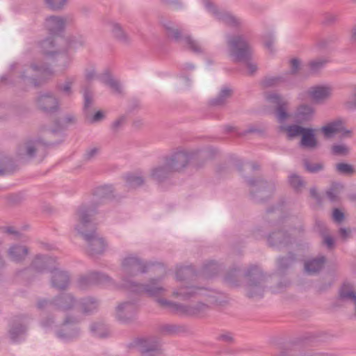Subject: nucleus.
I'll use <instances>...</instances> for the list:
<instances>
[{
    "mask_svg": "<svg viewBox=\"0 0 356 356\" xmlns=\"http://www.w3.org/2000/svg\"><path fill=\"white\" fill-rule=\"evenodd\" d=\"M269 244L272 246L282 247L289 242V236L283 231L273 232L268 238Z\"/></svg>",
    "mask_w": 356,
    "mask_h": 356,
    "instance_id": "7c9ffc66",
    "label": "nucleus"
},
{
    "mask_svg": "<svg viewBox=\"0 0 356 356\" xmlns=\"http://www.w3.org/2000/svg\"><path fill=\"white\" fill-rule=\"evenodd\" d=\"M317 226L319 228V232H321L322 236L323 238V243L328 248H332L334 245V239L332 236L326 234V228L324 226L323 223L318 222Z\"/></svg>",
    "mask_w": 356,
    "mask_h": 356,
    "instance_id": "37998d69",
    "label": "nucleus"
},
{
    "mask_svg": "<svg viewBox=\"0 0 356 356\" xmlns=\"http://www.w3.org/2000/svg\"><path fill=\"white\" fill-rule=\"evenodd\" d=\"M98 153H99L98 148H97V147L91 148L86 152V153L85 154V158L87 160H91L93 158H95L98 154Z\"/></svg>",
    "mask_w": 356,
    "mask_h": 356,
    "instance_id": "338daca9",
    "label": "nucleus"
},
{
    "mask_svg": "<svg viewBox=\"0 0 356 356\" xmlns=\"http://www.w3.org/2000/svg\"><path fill=\"white\" fill-rule=\"evenodd\" d=\"M163 3L174 7L175 8H179L183 6V3L181 0H160Z\"/></svg>",
    "mask_w": 356,
    "mask_h": 356,
    "instance_id": "e2e57ef3",
    "label": "nucleus"
},
{
    "mask_svg": "<svg viewBox=\"0 0 356 356\" xmlns=\"http://www.w3.org/2000/svg\"><path fill=\"white\" fill-rule=\"evenodd\" d=\"M76 303V301L72 294L63 293L51 302L45 299L39 300L37 306L40 309L51 306L55 310L66 312L72 309Z\"/></svg>",
    "mask_w": 356,
    "mask_h": 356,
    "instance_id": "ddd939ff",
    "label": "nucleus"
},
{
    "mask_svg": "<svg viewBox=\"0 0 356 356\" xmlns=\"http://www.w3.org/2000/svg\"><path fill=\"white\" fill-rule=\"evenodd\" d=\"M147 268L148 265L136 255L133 254L125 255L120 261V268L118 272L120 282L115 281V286H112V289H124L134 293L144 292L152 297L163 295L166 290L159 284V279H152L145 285L133 281L134 276L138 273H146Z\"/></svg>",
    "mask_w": 356,
    "mask_h": 356,
    "instance_id": "f257e3e1",
    "label": "nucleus"
},
{
    "mask_svg": "<svg viewBox=\"0 0 356 356\" xmlns=\"http://www.w3.org/2000/svg\"><path fill=\"white\" fill-rule=\"evenodd\" d=\"M36 104L38 108L46 113H52L58 108V99L49 92L40 94L36 99Z\"/></svg>",
    "mask_w": 356,
    "mask_h": 356,
    "instance_id": "4be33fe9",
    "label": "nucleus"
},
{
    "mask_svg": "<svg viewBox=\"0 0 356 356\" xmlns=\"http://www.w3.org/2000/svg\"><path fill=\"white\" fill-rule=\"evenodd\" d=\"M227 43L229 54L233 60L236 62H245L248 74H254L257 71V64L251 59L252 49L246 38L241 35H229Z\"/></svg>",
    "mask_w": 356,
    "mask_h": 356,
    "instance_id": "7ed1b4c3",
    "label": "nucleus"
},
{
    "mask_svg": "<svg viewBox=\"0 0 356 356\" xmlns=\"http://www.w3.org/2000/svg\"><path fill=\"white\" fill-rule=\"evenodd\" d=\"M332 152L337 155H346L348 153V148L345 145H335L332 146Z\"/></svg>",
    "mask_w": 356,
    "mask_h": 356,
    "instance_id": "4d7b16f0",
    "label": "nucleus"
},
{
    "mask_svg": "<svg viewBox=\"0 0 356 356\" xmlns=\"http://www.w3.org/2000/svg\"><path fill=\"white\" fill-rule=\"evenodd\" d=\"M217 340L222 341L227 343H232L234 341V338L232 333L224 332L218 336Z\"/></svg>",
    "mask_w": 356,
    "mask_h": 356,
    "instance_id": "13d9d810",
    "label": "nucleus"
},
{
    "mask_svg": "<svg viewBox=\"0 0 356 356\" xmlns=\"http://www.w3.org/2000/svg\"><path fill=\"white\" fill-rule=\"evenodd\" d=\"M59 61L64 68H66L71 63L72 58L67 54H61L59 58Z\"/></svg>",
    "mask_w": 356,
    "mask_h": 356,
    "instance_id": "0e129e2a",
    "label": "nucleus"
},
{
    "mask_svg": "<svg viewBox=\"0 0 356 356\" xmlns=\"http://www.w3.org/2000/svg\"><path fill=\"white\" fill-rule=\"evenodd\" d=\"M326 61L323 59H316L312 60L309 63L310 71L312 73L318 72L325 65Z\"/></svg>",
    "mask_w": 356,
    "mask_h": 356,
    "instance_id": "3c124183",
    "label": "nucleus"
},
{
    "mask_svg": "<svg viewBox=\"0 0 356 356\" xmlns=\"http://www.w3.org/2000/svg\"><path fill=\"white\" fill-rule=\"evenodd\" d=\"M345 106L348 110L356 109V92L349 97L348 101L346 102Z\"/></svg>",
    "mask_w": 356,
    "mask_h": 356,
    "instance_id": "052dcab7",
    "label": "nucleus"
},
{
    "mask_svg": "<svg viewBox=\"0 0 356 356\" xmlns=\"http://www.w3.org/2000/svg\"><path fill=\"white\" fill-rule=\"evenodd\" d=\"M339 300L354 306L356 316V292L353 286L350 283H345L340 288L339 291Z\"/></svg>",
    "mask_w": 356,
    "mask_h": 356,
    "instance_id": "393cba45",
    "label": "nucleus"
},
{
    "mask_svg": "<svg viewBox=\"0 0 356 356\" xmlns=\"http://www.w3.org/2000/svg\"><path fill=\"white\" fill-rule=\"evenodd\" d=\"M172 294L173 296L182 300H188L195 296H206L209 304H217L218 302L217 292L208 291L202 288L195 289L193 286H182L179 289L175 290Z\"/></svg>",
    "mask_w": 356,
    "mask_h": 356,
    "instance_id": "9b49d317",
    "label": "nucleus"
},
{
    "mask_svg": "<svg viewBox=\"0 0 356 356\" xmlns=\"http://www.w3.org/2000/svg\"><path fill=\"white\" fill-rule=\"evenodd\" d=\"M315 115L314 107L308 104H300L294 113V118L299 122H308L312 120Z\"/></svg>",
    "mask_w": 356,
    "mask_h": 356,
    "instance_id": "5701e85b",
    "label": "nucleus"
},
{
    "mask_svg": "<svg viewBox=\"0 0 356 356\" xmlns=\"http://www.w3.org/2000/svg\"><path fill=\"white\" fill-rule=\"evenodd\" d=\"M44 147L40 140H26L18 146L17 154L21 159H30L40 150L43 149Z\"/></svg>",
    "mask_w": 356,
    "mask_h": 356,
    "instance_id": "a211bd4d",
    "label": "nucleus"
},
{
    "mask_svg": "<svg viewBox=\"0 0 356 356\" xmlns=\"http://www.w3.org/2000/svg\"><path fill=\"white\" fill-rule=\"evenodd\" d=\"M318 145L315 137L314 129L312 128H305L301 136L300 145L305 148L314 149Z\"/></svg>",
    "mask_w": 356,
    "mask_h": 356,
    "instance_id": "cd10ccee",
    "label": "nucleus"
},
{
    "mask_svg": "<svg viewBox=\"0 0 356 356\" xmlns=\"http://www.w3.org/2000/svg\"><path fill=\"white\" fill-rule=\"evenodd\" d=\"M99 307V301L92 297L83 298L80 302V309L84 314H91Z\"/></svg>",
    "mask_w": 356,
    "mask_h": 356,
    "instance_id": "473e14b6",
    "label": "nucleus"
},
{
    "mask_svg": "<svg viewBox=\"0 0 356 356\" xmlns=\"http://www.w3.org/2000/svg\"><path fill=\"white\" fill-rule=\"evenodd\" d=\"M231 89L224 87L220 90L219 95L211 101V104L213 106H222L226 103L228 98L231 97Z\"/></svg>",
    "mask_w": 356,
    "mask_h": 356,
    "instance_id": "4c0bfd02",
    "label": "nucleus"
},
{
    "mask_svg": "<svg viewBox=\"0 0 356 356\" xmlns=\"http://www.w3.org/2000/svg\"><path fill=\"white\" fill-rule=\"evenodd\" d=\"M126 180L129 186L132 188L140 186L144 182L142 177L134 175L127 176Z\"/></svg>",
    "mask_w": 356,
    "mask_h": 356,
    "instance_id": "49530a36",
    "label": "nucleus"
},
{
    "mask_svg": "<svg viewBox=\"0 0 356 356\" xmlns=\"http://www.w3.org/2000/svg\"><path fill=\"white\" fill-rule=\"evenodd\" d=\"M200 155L198 151H178L168 158L165 161L172 172L181 171L184 169L190 163L195 166L199 167L198 159Z\"/></svg>",
    "mask_w": 356,
    "mask_h": 356,
    "instance_id": "423d86ee",
    "label": "nucleus"
},
{
    "mask_svg": "<svg viewBox=\"0 0 356 356\" xmlns=\"http://www.w3.org/2000/svg\"><path fill=\"white\" fill-rule=\"evenodd\" d=\"M96 76V72L93 67L87 68L85 71V77L87 81H91Z\"/></svg>",
    "mask_w": 356,
    "mask_h": 356,
    "instance_id": "774afa93",
    "label": "nucleus"
},
{
    "mask_svg": "<svg viewBox=\"0 0 356 356\" xmlns=\"http://www.w3.org/2000/svg\"><path fill=\"white\" fill-rule=\"evenodd\" d=\"M125 118L124 116L119 117L114 120L111 124V128L114 131L119 129L124 123Z\"/></svg>",
    "mask_w": 356,
    "mask_h": 356,
    "instance_id": "680f3d73",
    "label": "nucleus"
},
{
    "mask_svg": "<svg viewBox=\"0 0 356 356\" xmlns=\"http://www.w3.org/2000/svg\"><path fill=\"white\" fill-rule=\"evenodd\" d=\"M289 64H290V72L287 73V74L289 75V79L290 83H291V75L295 74L298 72L300 67V61L297 58H292L290 60Z\"/></svg>",
    "mask_w": 356,
    "mask_h": 356,
    "instance_id": "5fc2aeb1",
    "label": "nucleus"
},
{
    "mask_svg": "<svg viewBox=\"0 0 356 356\" xmlns=\"http://www.w3.org/2000/svg\"><path fill=\"white\" fill-rule=\"evenodd\" d=\"M248 281L246 285L247 295L250 298L261 297L264 292L265 277L257 266L250 267L245 273Z\"/></svg>",
    "mask_w": 356,
    "mask_h": 356,
    "instance_id": "6e6552de",
    "label": "nucleus"
},
{
    "mask_svg": "<svg viewBox=\"0 0 356 356\" xmlns=\"http://www.w3.org/2000/svg\"><path fill=\"white\" fill-rule=\"evenodd\" d=\"M163 26L168 31V36L175 39L181 45L188 48L195 53H200L203 51L204 47L198 41L193 39L190 35L182 36L181 32L174 27L172 22H167L166 23H163Z\"/></svg>",
    "mask_w": 356,
    "mask_h": 356,
    "instance_id": "f8f14e48",
    "label": "nucleus"
},
{
    "mask_svg": "<svg viewBox=\"0 0 356 356\" xmlns=\"http://www.w3.org/2000/svg\"><path fill=\"white\" fill-rule=\"evenodd\" d=\"M172 172L165 161L152 168L150 171V177L157 183H161L168 179Z\"/></svg>",
    "mask_w": 356,
    "mask_h": 356,
    "instance_id": "b1692460",
    "label": "nucleus"
},
{
    "mask_svg": "<svg viewBox=\"0 0 356 356\" xmlns=\"http://www.w3.org/2000/svg\"><path fill=\"white\" fill-rule=\"evenodd\" d=\"M293 258L292 257L280 258L278 260V266L281 269L286 268L292 264Z\"/></svg>",
    "mask_w": 356,
    "mask_h": 356,
    "instance_id": "bf43d9fd",
    "label": "nucleus"
},
{
    "mask_svg": "<svg viewBox=\"0 0 356 356\" xmlns=\"http://www.w3.org/2000/svg\"><path fill=\"white\" fill-rule=\"evenodd\" d=\"M70 21L69 17L52 15L46 19L45 27L51 34L57 35L64 30Z\"/></svg>",
    "mask_w": 356,
    "mask_h": 356,
    "instance_id": "412c9836",
    "label": "nucleus"
},
{
    "mask_svg": "<svg viewBox=\"0 0 356 356\" xmlns=\"http://www.w3.org/2000/svg\"><path fill=\"white\" fill-rule=\"evenodd\" d=\"M68 0H45L48 7L54 10H61L67 3Z\"/></svg>",
    "mask_w": 356,
    "mask_h": 356,
    "instance_id": "09e8293b",
    "label": "nucleus"
},
{
    "mask_svg": "<svg viewBox=\"0 0 356 356\" xmlns=\"http://www.w3.org/2000/svg\"><path fill=\"white\" fill-rule=\"evenodd\" d=\"M53 74L52 69L48 65L34 60L22 70L20 79L26 84L38 86Z\"/></svg>",
    "mask_w": 356,
    "mask_h": 356,
    "instance_id": "39448f33",
    "label": "nucleus"
},
{
    "mask_svg": "<svg viewBox=\"0 0 356 356\" xmlns=\"http://www.w3.org/2000/svg\"><path fill=\"white\" fill-rule=\"evenodd\" d=\"M304 165L305 169L309 171V172H317L318 171H321L323 168V165L321 163H310L309 161L305 160L304 161Z\"/></svg>",
    "mask_w": 356,
    "mask_h": 356,
    "instance_id": "603ef678",
    "label": "nucleus"
},
{
    "mask_svg": "<svg viewBox=\"0 0 356 356\" xmlns=\"http://www.w3.org/2000/svg\"><path fill=\"white\" fill-rule=\"evenodd\" d=\"M332 90L330 86L318 85L309 88L307 95L315 104H322L331 98Z\"/></svg>",
    "mask_w": 356,
    "mask_h": 356,
    "instance_id": "6ab92c4d",
    "label": "nucleus"
},
{
    "mask_svg": "<svg viewBox=\"0 0 356 356\" xmlns=\"http://www.w3.org/2000/svg\"><path fill=\"white\" fill-rule=\"evenodd\" d=\"M98 79L115 93L120 94L122 92V86L121 83L116 79H113L108 72H105L101 74Z\"/></svg>",
    "mask_w": 356,
    "mask_h": 356,
    "instance_id": "c85d7f7f",
    "label": "nucleus"
},
{
    "mask_svg": "<svg viewBox=\"0 0 356 356\" xmlns=\"http://www.w3.org/2000/svg\"><path fill=\"white\" fill-rule=\"evenodd\" d=\"M28 252L29 250L26 246L15 245L10 247L8 254L13 261L21 262L26 258Z\"/></svg>",
    "mask_w": 356,
    "mask_h": 356,
    "instance_id": "bb28decb",
    "label": "nucleus"
},
{
    "mask_svg": "<svg viewBox=\"0 0 356 356\" xmlns=\"http://www.w3.org/2000/svg\"><path fill=\"white\" fill-rule=\"evenodd\" d=\"M280 129L286 132L289 138H292L298 136H302L305 128L300 125L293 124L289 126L282 125L280 126Z\"/></svg>",
    "mask_w": 356,
    "mask_h": 356,
    "instance_id": "e433bc0d",
    "label": "nucleus"
},
{
    "mask_svg": "<svg viewBox=\"0 0 356 356\" xmlns=\"http://www.w3.org/2000/svg\"><path fill=\"white\" fill-rule=\"evenodd\" d=\"M84 97V110L86 113L87 118L91 122H97L100 121L104 118V114L102 111H97L95 115L89 118V111H88L92 103V95L88 90H85L83 92Z\"/></svg>",
    "mask_w": 356,
    "mask_h": 356,
    "instance_id": "c756f323",
    "label": "nucleus"
},
{
    "mask_svg": "<svg viewBox=\"0 0 356 356\" xmlns=\"http://www.w3.org/2000/svg\"><path fill=\"white\" fill-rule=\"evenodd\" d=\"M39 47L43 54L53 56L56 53L55 42L52 38H48L39 44Z\"/></svg>",
    "mask_w": 356,
    "mask_h": 356,
    "instance_id": "f704fd0d",
    "label": "nucleus"
},
{
    "mask_svg": "<svg viewBox=\"0 0 356 356\" xmlns=\"http://www.w3.org/2000/svg\"><path fill=\"white\" fill-rule=\"evenodd\" d=\"M156 301L162 307L168 309L170 311L181 315H200L207 311L209 309L208 304L201 302L198 303L195 307H193L182 304L176 303L168 300L165 298H157Z\"/></svg>",
    "mask_w": 356,
    "mask_h": 356,
    "instance_id": "1a4fd4ad",
    "label": "nucleus"
},
{
    "mask_svg": "<svg viewBox=\"0 0 356 356\" xmlns=\"http://www.w3.org/2000/svg\"><path fill=\"white\" fill-rule=\"evenodd\" d=\"M325 263V257H319L307 261L305 264V269L309 274L318 272L323 268Z\"/></svg>",
    "mask_w": 356,
    "mask_h": 356,
    "instance_id": "72a5a7b5",
    "label": "nucleus"
},
{
    "mask_svg": "<svg viewBox=\"0 0 356 356\" xmlns=\"http://www.w3.org/2000/svg\"><path fill=\"white\" fill-rule=\"evenodd\" d=\"M193 274V269L190 267H179L176 271V279L177 280H184L190 277Z\"/></svg>",
    "mask_w": 356,
    "mask_h": 356,
    "instance_id": "c03bdc74",
    "label": "nucleus"
},
{
    "mask_svg": "<svg viewBox=\"0 0 356 356\" xmlns=\"http://www.w3.org/2000/svg\"><path fill=\"white\" fill-rule=\"evenodd\" d=\"M137 312L138 306L136 301H124L116 306L115 317L121 323H129L136 319Z\"/></svg>",
    "mask_w": 356,
    "mask_h": 356,
    "instance_id": "2eb2a0df",
    "label": "nucleus"
},
{
    "mask_svg": "<svg viewBox=\"0 0 356 356\" xmlns=\"http://www.w3.org/2000/svg\"><path fill=\"white\" fill-rule=\"evenodd\" d=\"M321 131L324 136L327 138H330L334 134L338 133H349L348 131L346 130L343 126V122L341 120H338L327 124V125L322 127Z\"/></svg>",
    "mask_w": 356,
    "mask_h": 356,
    "instance_id": "a878e982",
    "label": "nucleus"
},
{
    "mask_svg": "<svg viewBox=\"0 0 356 356\" xmlns=\"http://www.w3.org/2000/svg\"><path fill=\"white\" fill-rule=\"evenodd\" d=\"M219 266L217 263L211 261L205 264L204 267V272L207 276H211L218 272Z\"/></svg>",
    "mask_w": 356,
    "mask_h": 356,
    "instance_id": "6e6d98bb",
    "label": "nucleus"
},
{
    "mask_svg": "<svg viewBox=\"0 0 356 356\" xmlns=\"http://www.w3.org/2000/svg\"><path fill=\"white\" fill-rule=\"evenodd\" d=\"M95 213V211L91 207H81L76 211V222L74 225V230L88 243V252L92 256L102 254L106 247L103 238L94 229L92 217Z\"/></svg>",
    "mask_w": 356,
    "mask_h": 356,
    "instance_id": "f03ea898",
    "label": "nucleus"
},
{
    "mask_svg": "<svg viewBox=\"0 0 356 356\" xmlns=\"http://www.w3.org/2000/svg\"><path fill=\"white\" fill-rule=\"evenodd\" d=\"M76 81L74 76L67 78L65 83L57 86L58 90L65 96H70L72 94V86Z\"/></svg>",
    "mask_w": 356,
    "mask_h": 356,
    "instance_id": "58836bf2",
    "label": "nucleus"
},
{
    "mask_svg": "<svg viewBox=\"0 0 356 356\" xmlns=\"http://www.w3.org/2000/svg\"><path fill=\"white\" fill-rule=\"evenodd\" d=\"M86 43V39L83 35L81 34L72 35L68 38V44L70 48L76 49L82 47Z\"/></svg>",
    "mask_w": 356,
    "mask_h": 356,
    "instance_id": "a19ab883",
    "label": "nucleus"
},
{
    "mask_svg": "<svg viewBox=\"0 0 356 356\" xmlns=\"http://www.w3.org/2000/svg\"><path fill=\"white\" fill-rule=\"evenodd\" d=\"M250 187V193L252 196L259 201H264L270 197L275 190V185L272 183H267L261 179L254 180L249 179L247 180Z\"/></svg>",
    "mask_w": 356,
    "mask_h": 356,
    "instance_id": "dca6fc26",
    "label": "nucleus"
},
{
    "mask_svg": "<svg viewBox=\"0 0 356 356\" xmlns=\"http://www.w3.org/2000/svg\"><path fill=\"white\" fill-rule=\"evenodd\" d=\"M53 263L51 258L38 255L32 262L31 269L38 273L49 270L52 286L59 290L65 289L70 284V276L67 271L53 266Z\"/></svg>",
    "mask_w": 356,
    "mask_h": 356,
    "instance_id": "20e7f679",
    "label": "nucleus"
},
{
    "mask_svg": "<svg viewBox=\"0 0 356 356\" xmlns=\"http://www.w3.org/2000/svg\"><path fill=\"white\" fill-rule=\"evenodd\" d=\"M90 330L92 334L98 337H105L108 335V330L106 326L99 323H95L90 325Z\"/></svg>",
    "mask_w": 356,
    "mask_h": 356,
    "instance_id": "79ce46f5",
    "label": "nucleus"
},
{
    "mask_svg": "<svg viewBox=\"0 0 356 356\" xmlns=\"http://www.w3.org/2000/svg\"><path fill=\"white\" fill-rule=\"evenodd\" d=\"M129 347L136 349L141 356H163L161 343L154 337L136 339Z\"/></svg>",
    "mask_w": 356,
    "mask_h": 356,
    "instance_id": "0eeeda50",
    "label": "nucleus"
},
{
    "mask_svg": "<svg viewBox=\"0 0 356 356\" xmlns=\"http://www.w3.org/2000/svg\"><path fill=\"white\" fill-rule=\"evenodd\" d=\"M332 218L334 221L341 222L344 218V215L339 209H334L332 213Z\"/></svg>",
    "mask_w": 356,
    "mask_h": 356,
    "instance_id": "69168bd1",
    "label": "nucleus"
},
{
    "mask_svg": "<svg viewBox=\"0 0 356 356\" xmlns=\"http://www.w3.org/2000/svg\"><path fill=\"white\" fill-rule=\"evenodd\" d=\"M289 76L288 74H284L278 76H266L262 81V85L265 87H273L282 83L291 84Z\"/></svg>",
    "mask_w": 356,
    "mask_h": 356,
    "instance_id": "2f4dec72",
    "label": "nucleus"
},
{
    "mask_svg": "<svg viewBox=\"0 0 356 356\" xmlns=\"http://www.w3.org/2000/svg\"><path fill=\"white\" fill-rule=\"evenodd\" d=\"M289 183L291 186L296 190H299L304 186V182L302 178L296 175H291L289 177Z\"/></svg>",
    "mask_w": 356,
    "mask_h": 356,
    "instance_id": "864d4df0",
    "label": "nucleus"
},
{
    "mask_svg": "<svg viewBox=\"0 0 356 356\" xmlns=\"http://www.w3.org/2000/svg\"><path fill=\"white\" fill-rule=\"evenodd\" d=\"M110 28L114 36L118 40L123 42H126L128 40L126 33L119 24L111 22L110 24Z\"/></svg>",
    "mask_w": 356,
    "mask_h": 356,
    "instance_id": "ea45409f",
    "label": "nucleus"
},
{
    "mask_svg": "<svg viewBox=\"0 0 356 356\" xmlns=\"http://www.w3.org/2000/svg\"><path fill=\"white\" fill-rule=\"evenodd\" d=\"M112 188L109 186H104L96 190V195L98 197L108 199L112 196Z\"/></svg>",
    "mask_w": 356,
    "mask_h": 356,
    "instance_id": "de8ad7c7",
    "label": "nucleus"
},
{
    "mask_svg": "<svg viewBox=\"0 0 356 356\" xmlns=\"http://www.w3.org/2000/svg\"><path fill=\"white\" fill-rule=\"evenodd\" d=\"M337 171L342 175H352L354 172V168L353 165L345 163H339L336 165Z\"/></svg>",
    "mask_w": 356,
    "mask_h": 356,
    "instance_id": "a18cd8bd",
    "label": "nucleus"
},
{
    "mask_svg": "<svg viewBox=\"0 0 356 356\" xmlns=\"http://www.w3.org/2000/svg\"><path fill=\"white\" fill-rule=\"evenodd\" d=\"M26 327L21 324L13 325L9 331L10 338L13 342H19L24 339Z\"/></svg>",
    "mask_w": 356,
    "mask_h": 356,
    "instance_id": "c9c22d12",
    "label": "nucleus"
},
{
    "mask_svg": "<svg viewBox=\"0 0 356 356\" xmlns=\"http://www.w3.org/2000/svg\"><path fill=\"white\" fill-rule=\"evenodd\" d=\"M95 284H103L112 289V286H115V281L108 275L99 272H91L81 276L77 281V286L81 290H85Z\"/></svg>",
    "mask_w": 356,
    "mask_h": 356,
    "instance_id": "9d476101",
    "label": "nucleus"
},
{
    "mask_svg": "<svg viewBox=\"0 0 356 356\" xmlns=\"http://www.w3.org/2000/svg\"><path fill=\"white\" fill-rule=\"evenodd\" d=\"M77 322L76 319L67 317L60 330L56 332L57 337L63 341H69L76 339L79 335V330L72 324Z\"/></svg>",
    "mask_w": 356,
    "mask_h": 356,
    "instance_id": "aec40b11",
    "label": "nucleus"
},
{
    "mask_svg": "<svg viewBox=\"0 0 356 356\" xmlns=\"http://www.w3.org/2000/svg\"><path fill=\"white\" fill-rule=\"evenodd\" d=\"M341 186L339 184L333 186L327 191V196L332 202L337 201L340 194Z\"/></svg>",
    "mask_w": 356,
    "mask_h": 356,
    "instance_id": "8fccbe9b",
    "label": "nucleus"
},
{
    "mask_svg": "<svg viewBox=\"0 0 356 356\" xmlns=\"http://www.w3.org/2000/svg\"><path fill=\"white\" fill-rule=\"evenodd\" d=\"M266 99L270 102L276 104L275 115L277 121L280 123L285 122L291 116L289 113V102L275 93L268 95Z\"/></svg>",
    "mask_w": 356,
    "mask_h": 356,
    "instance_id": "f3484780",
    "label": "nucleus"
},
{
    "mask_svg": "<svg viewBox=\"0 0 356 356\" xmlns=\"http://www.w3.org/2000/svg\"><path fill=\"white\" fill-rule=\"evenodd\" d=\"M207 11L212 14L219 22L230 27H236L241 24V20L225 10H220L211 0H201Z\"/></svg>",
    "mask_w": 356,
    "mask_h": 356,
    "instance_id": "4468645a",
    "label": "nucleus"
}]
</instances>
